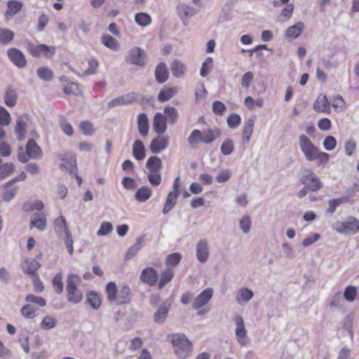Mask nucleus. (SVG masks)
I'll return each instance as SVG.
<instances>
[{
	"instance_id": "obj_38",
	"label": "nucleus",
	"mask_w": 359,
	"mask_h": 359,
	"mask_svg": "<svg viewBox=\"0 0 359 359\" xmlns=\"http://www.w3.org/2000/svg\"><path fill=\"white\" fill-rule=\"evenodd\" d=\"M255 119V116L250 117L245 123L243 130V144H248L250 140V137L253 131Z\"/></svg>"
},
{
	"instance_id": "obj_10",
	"label": "nucleus",
	"mask_w": 359,
	"mask_h": 359,
	"mask_svg": "<svg viewBox=\"0 0 359 359\" xmlns=\"http://www.w3.org/2000/svg\"><path fill=\"white\" fill-rule=\"evenodd\" d=\"M7 55L9 60L18 68H22L27 65L26 57L20 50L11 48L7 50Z\"/></svg>"
},
{
	"instance_id": "obj_48",
	"label": "nucleus",
	"mask_w": 359,
	"mask_h": 359,
	"mask_svg": "<svg viewBox=\"0 0 359 359\" xmlns=\"http://www.w3.org/2000/svg\"><path fill=\"white\" fill-rule=\"evenodd\" d=\"M17 95L14 90L8 88L6 91L4 96L5 104L10 107H14L16 104Z\"/></svg>"
},
{
	"instance_id": "obj_59",
	"label": "nucleus",
	"mask_w": 359,
	"mask_h": 359,
	"mask_svg": "<svg viewBox=\"0 0 359 359\" xmlns=\"http://www.w3.org/2000/svg\"><path fill=\"white\" fill-rule=\"evenodd\" d=\"M226 122L230 128L234 129L241 124V118L239 114L233 113L227 117Z\"/></svg>"
},
{
	"instance_id": "obj_25",
	"label": "nucleus",
	"mask_w": 359,
	"mask_h": 359,
	"mask_svg": "<svg viewBox=\"0 0 359 359\" xmlns=\"http://www.w3.org/2000/svg\"><path fill=\"white\" fill-rule=\"evenodd\" d=\"M33 216L29 224L30 228L35 227L40 231H44L47 225L45 215L42 213H35Z\"/></svg>"
},
{
	"instance_id": "obj_20",
	"label": "nucleus",
	"mask_w": 359,
	"mask_h": 359,
	"mask_svg": "<svg viewBox=\"0 0 359 359\" xmlns=\"http://www.w3.org/2000/svg\"><path fill=\"white\" fill-rule=\"evenodd\" d=\"M209 257V248L205 240H201L196 245V257L201 263L207 262Z\"/></svg>"
},
{
	"instance_id": "obj_31",
	"label": "nucleus",
	"mask_w": 359,
	"mask_h": 359,
	"mask_svg": "<svg viewBox=\"0 0 359 359\" xmlns=\"http://www.w3.org/2000/svg\"><path fill=\"white\" fill-rule=\"evenodd\" d=\"M22 3L18 0H9L7 3L8 8L5 13V17L9 19L18 13L22 8Z\"/></svg>"
},
{
	"instance_id": "obj_15",
	"label": "nucleus",
	"mask_w": 359,
	"mask_h": 359,
	"mask_svg": "<svg viewBox=\"0 0 359 359\" xmlns=\"http://www.w3.org/2000/svg\"><path fill=\"white\" fill-rule=\"evenodd\" d=\"M169 140L168 137L161 135L154 137L149 145V149L153 154H159L168 146Z\"/></svg>"
},
{
	"instance_id": "obj_8",
	"label": "nucleus",
	"mask_w": 359,
	"mask_h": 359,
	"mask_svg": "<svg viewBox=\"0 0 359 359\" xmlns=\"http://www.w3.org/2000/svg\"><path fill=\"white\" fill-rule=\"evenodd\" d=\"M299 181L302 184L309 187L312 191H316L322 187L319 178L309 170H304Z\"/></svg>"
},
{
	"instance_id": "obj_43",
	"label": "nucleus",
	"mask_w": 359,
	"mask_h": 359,
	"mask_svg": "<svg viewBox=\"0 0 359 359\" xmlns=\"http://www.w3.org/2000/svg\"><path fill=\"white\" fill-rule=\"evenodd\" d=\"M163 111L166 121H168L170 124H173L177 121L178 118V114L177 109L174 107H165Z\"/></svg>"
},
{
	"instance_id": "obj_2",
	"label": "nucleus",
	"mask_w": 359,
	"mask_h": 359,
	"mask_svg": "<svg viewBox=\"0 0 359 359\" xmlns=\"http://www.w3.org/2000/svg\"><path fill=\"white\" fill-rule=\"evenodd\" d=\"M81 281V277L77 274H69L67 278V299L69 302L79 304L83 299L82 292L78 288V284Z\"/></svg>"
},
{
	"instance_id": "obj_62",
	"label": "nucleus",
	"mask_w": 359,
	"mask_h": 359,
	"mask_svg": "<svg viewBox=\"0 0 359 359\" xmlns=\"http://www.w3.org/2000/svg\"><path fill=\"white\" fill-rule=\"evenodd\" d=\"M35 311L36 309L29 304L24 305L20 310L22 316L28 319L35 317Z\"/></svg>"
},
{
	"instance_id": "obj_27",
	"label": "nucleus",
	"mask_w": 359,
	"mask_h": 359,
	"mask_svg": "<svg viewBox=\"0 0 359 359\" xmlns=\"http://www.w3.org/2000/svg\"><path fill=\"white\" fill-rule=\"evenodd\" d=\"M137 128L140 134L145 137L149 130V118L145 113H141L137 116Z\"/></svg>"
},
{
	"instance_id": "obj_22",
	"label": "nucleus",
	"mask_w": 359,
	"mask_h": 359,
	"mask_svg": "<svg viewBox=\"0 0 359 359\" xmlns=\"http://www.w3.org/2000/svg\"><path fill=\"white\" fill-rule=\"evenodd\" d=\"M146 235L143 234L137 238L135 243L132 245L127 251L125 259L130 260L135 257L137 253L142 249L145 242Z\"/></svg>"
},
{
	"instance_id": "obj_63",
	"label": "nucleus",
	"mask_w": 359,
	"mask_h": 359,
	"mask_svg": "<svg viewBox=\"0 0 359 359\" xmlns=\"http://www.w3.org/2000/svg\"><path fill=\"white\" fill-rule=\"evenodd\" d=\"M251 219L248 215L243 217L239 222V226L244 233L250 232L251 227Z\"/></svg>"
},
{
	"instance_id": "obj_56",
	"label": "nucleus",
	"mask_w": 359,
	"mask_h": 359,
	"mask_svg": "<svg viewBox=\"0 0 359 359\" xmlns=\"http://www.w3.org/2000/svg\"><path fill=\"white\" fill-rule=\"evenodd\" d=\"M60 126L62 132L67 136H72L74 133V129L72 125L67 121L64 116H60L59 120Z\"/></svg>"
},
{
	"instance_id": "obj_55",
	"label": "nucleus",
	"mask_w": 359,
	"mask_h": 359,
	"mask_svg": "<svg viewBox=\"0 0 359 359\" xmlns=\"http://www.w3.org/2000/svg\"><path fill=\"white\" fill-rule=\"evenodd\" d=\"M66 233H65V236L62 238L64 244L65 245L67 250L70 255H73L74 252V247H73V239L71 231L69 229H66Z\"/></svg>"
},
{
	"instance_id": "obj_30",
	"label": "nucleus",
	"mask_w": 359,
	"mask_h": 359,
	"mask_svg": "<svg viewBox=\"0 0 359 359\" xmlns=\"http://www.w3.org/2000/svg\"><path fill=\"white\" fill-rule=\"evenodd\" d=\"M170 69L174 77L181 78L185 74L187 67L181 60L175 59L171 64Z\"/></svg>"
},
{
	"instance_id": "obj_28",
	"label": "nucleus",
	"mask_w": 359,
	"mask_h": 359,
	"mask_svg": "<svg viewBox=\"0 0 359 359\" xmlns=\"http://www.w3.org/2000/svg\"><path fill=\"white\" fill-rule=\"evenodd\" d=\"M86 303L88 304L93 310H97L102 303L100 296L95 291H89L86 294Z\"/></svg>"
},
{
	"instance_id": "obj_45",
	"label": "nucleus",
	"mask_w": 359,
	"mask_h": 359,
	"mask_svg": "<svg viewBox=\"0 0 359 359\" xmlns=\"http://www.w3.org/2000/svg\"><path fill=\"white\" fill-rule=\"evenodd\" d=\"M14 32L7 28L0 29V44L6 45L14 39Z\"/></svg>"
},
{
	"instance_id": "obj_51",
	"label": "nucleus",
	"mask_w": 359,
	"mask_h": 359,
	"mask_svg": "<svg viewBox=\"0 0 359 359\" xmlns=\"http://www.w3.org/2000/svg\"><path fill=\"white\" fill-rule=\"evenodd\" d=\"M234 149L233 141L231 139L226 138L222 142L220 150L223 155H230Z\"/></svg>"
},
{
	"instance_id": "obj_11",
	"label": "nucleus",
	"mask_w": 359,
	"mask_h": 359,
	"mask_svg": "<svg viewBox=\"0 0 359 359\" xmlns=\"http://www.w3.org/2000/svg\"><path fill=\"white\" fill-rule=\"evenodd\" d=\"M140 278L143 283L149 286H155L158 282V276L156 270L151 266H149L142 271Z\"/></svg>"
},
{
	"instance_id": "obj_49",
	"label": "nucleus",
	"mask_w": 359,
	"mask_h": 359,
	"mask_svg": "<svg viewBox=\"0 0 359 359\" xmlns=\"http://www.w3.org/2000/svg\"><path fill=\"white\" fill-rule=\"evenodd\" d=\"M328 203L329 207L325 210L323 217L326 221L330 222L333 214L337 210V198L330 200Z\"/></svg>"
},
{
	"instance_id": "obj_12",
	"label": "nucleus",
	"mask_w": 359,
	"mask_h": 359,
	"mask_svg": "<svg viewBox=\"0 0 359 359\" xmlns=\"http://www.w3.org/2000/svg\"><path fill=\"white\" fill-rule=\"evenodd\" d=\"M29 121V115L23 114L18 117L14 132L18 141H22L25 139L27 130V122Z\"/></svg>"
},
{
	"instance_id": "obj_46",
	"label": "nucleus",
	"mask_w": 359,
	"mask_h": 359,
	"mask_svg": "<svg viewBox=\"0 0 359 359\" xmlns=\"http://www.w3.org/2000/svg\"><path fill=\"white\" fill-rule=\"evenodd\" d=\"M135 21L140 26L146 27L151 24V18L148 13L140 12L135 14Z\"/></svg>"
},
{
	"instance_id": "obj_24",
	"label": "nucleus",
	"mask_w": 359,
	"mask_h": 359,
	"mask_svg": "<svg viewBox=\"0 0 359 359\" xmlns=\"http://www.w3.org/2000/svg\"><path fill=\"white\" fill-rule=\"evenodd\" d=\"M222 135L221 130L215 128L203 130L202 133V142L205 144H210Z\"/></svg>"
},
{
	"instance_id": "obj_39",
	"label": "nucleus",
	"mask_w": 359,
	"mask_h": 359,
	"mask_svg": "<svg viewBox=\"0 0 359 359\" xmlns=\"http://www.w3.org/2000/svg\"><path fill=\"white\" fill-rule=\"evenodd\" d=\"M101 42L112 50H118L120 48L118 41L109 34H103L101 37Z\"/></svg>"
},
{
	"instance_id": "obj_53",
	"label": "nucleus",
	"mask_w": 359,
	"mask_h": 359,
	"mask_svg": "<svg viewBox=\"0 0 359 359\" xmlns=\"http://www.w3.org/2000/svg\"><path fill=\"white\" fill-rule=\"evenodd\" d=\"M15 171V165L13 163H4L0 168V180L9 176Z\"/></svg>"
},
{
	"instance_id": "obj_58",
	"label": "nucleus",
	"mask_w": 359,
	"mask_h": 359,
	"mask_svg": "<svg viewBox=\"0 0 359 359\" xmlns=\"http://www.w3.org/2000/svg\"><path fill=\"white\" fill-rule=\"evenodd\" d=\"M187 141L190 145L194 147L199 142H202V132L197 129L194 130L189 136Z\"/></svg>"
},
{
	"instance_id": "obj_29",
	"label": "nucleus",
	"mask_w": 359,
	"mask_h": 359,
	"mask_svg": "<svg viewBox=\"0 0 359 359\" xmlns=\"http://www.w3.org/2000/svg\"><path fill=\"white\" fill-rule=\"evenodd\" d=\"M133 156L137 161H142L146 156V149L140 140H136L133 144Z\"/></svg>"
},
{
	"instance_id": "obj_19",
	"label": "nucleus",
	"mask_w": 359,
	"mask_h": 359,
	"mask_svg": "<svg viewBox=\"0 0 359 359\" xmlns=\"http://www.w3.org/2000/svg\"><path fill=\"white\" fill-rule=\"evenodd\" d=\"M154 76L158 83L163 84L167 81L169 77V72L165 62H162L156 65Z\"/></svg>"
},
{
	"instance_id": "obj_36",
	"label": "nucleus",
	"mask_w": 359,
	"mask_h": 359,
	"mask_svg": "<svg viewBox=\"0 0 359 359\" xmlns=\"http://www.w3.org/2000/svg\"><path fill=\"white\" fill-rule=\"evenodd\" d=\"M54 229L59 237H61L62 233H66V229H69L65 217L60 216L55 219Z\"/></svg>"
},
{
	"instance_id": "obj_32",
	"label": "nucleus",
	"mask_w": 359,
	"mask_h": 359,
	"mask_svg": "<svg viewBox=\"0 0 359 359\" xmlns=\"http://www.w3.org/2000/svg\"><path fill=\"white\" fill-rule=\"evenodd\" d=\"M163 167L161 158L156 156H150L146 163V168L151 172H160Z\"/></svg>"
},
{
	"instance_id": "obj_44",
	"label": "nucleus",
	"mask_w": 359,
	"mask_h": 359,
	"mask_svg": "<svg viewBox=\"0 0 359 359\" xmlns=\"http://www.w3.org/2000/svg\"><path fill=\"white\" fill-rule=\"evenodd\" d=\"M39 78L44 81H50L54 77L53 72L48 67H41L36 70Z\"/></svg>"
},
{
	"instance_id": "obj_41",
	"label": "nucleus",
	"mask_w": 359,
	"mask_h": 359,
	"mask_svg": "<svg viewBox=\"0 0 359 359\" xmlns=\"http://www.w3.org/2000/svg\"><path fill=\"white\" fill-rule=\"evenodd\" d=\"M179 196L178 195L174 194V193H168L162 211L164 215H166L175 207Z\"/></svg>"
},
{
	"instance_id": "obj_54",
	"label": "nucleus",
	"mask_w": 359,
	"mask_h": 359,
	"mask_svg": "<svg viewBox=\"0 0 359 359\" xmlns=\"http://www.w3.org/2000/svg\"><path fill=\"white\" fill-rule=\"evenodd\" d=\"M52 285L55 291L57 294H61L62 292L64 289V284L62 282V273H59L53 278Z\"/></svg>"
},
{
	"instance_id": "obj_18",
	"label": "nucleus",
	"mask_w": 359,
	"mask_h": 359,
	"mask_svg": "<svg viewBox=\"0 0 359 359\" xmlns=\"http://www.w3.org/2000/svg\"><path fill=\"white\" fill-rule=\"evenodd\" d=\"M234 322L236 325V336L240 344H245L244 339L246 336L247 331L245 328L243 318L241 315H237L234 318Z\"/></svg>"
},
{
	"instance_id": "obj_50",
	"label": "nucleus",
	"mask_w": 359,
	"mask_h": 359,
	"mask_svg": "<svg viewBox=\"0 0 359 359\" xmlns=\"http://www.w3.org/2000/svg\"><path fill=\"white\" fill-rule=\"evenodd\" d=\"M56 325L57 320L49 316H45L40 324L41 328L45 330H51L55 327Z\"/></svg>"
},
{
	"instance_id": "obj_60",
	"label": "nucleus",
	"mask_w": 359,
	"mask_h": 359,
	"mask_svg": "<svg viewBox=\"0 0 359 359\" xmlns=\"http://www.w3.org/2000/svg\"><path fill=\"white\" fill-rule=\"evenodd\" d=\"M182 258L180 252H173L168 255L166 257V264L168 266H176Z\"/></svg>"
},
{
	"instance_id": "obj_37",
	"label": "nucleus",
	"mask_w": 359,
	"mask_h": 359,
	"mask_svg": "<svg viewBox=\"0 0 359 359\" xmlns=\"http://www.w3.org/2000/svg\"><path fill=\"white\" fill-rule=\"evenodd\" d=\"M62 160L65 161V163L60 164V169L68 171L71 175L76 174V172H77L76 158L72 156L67 160H66L65 158H62Z\"/></svg>"
},
{
	"instance_id": "obj_34",
	"label": "nucleus",
	"mask_w": 359,
	"mask_h": 359,
	"mask_svg": "<svg viewBox=\"0 0 359 359\" xmlns=\"http://www.w3.org/2000/svg\"><path fill=\"white\" fill-rule=\"evenodd\" d=\"M151 196V189L147 186L139 188L134 196L135 199L140 203L147 201Z\"/></svg>"
},
{
	"instance_id": "obj_61",
	"label": "nucleus",
	"mask_w": 359,
	"mask_h": 359,
	"mask_svg": "<svg viewBox=\"0 0 359 359\" xmlns=\"http://www.w3.org/2000/svg\"><path fill=\"white\" fill-rule=\"evenodd\" d=\"M113 230V225L109 222H103L97 232V235L100 236H107Z\"/></svg>"
},
{
	"instance_id": "obj_4",
	"label": "nucleus",
	"mask_w": 359,
	"mask_h": 359,
	"mask_svg": "<svg viewBox=\"0 0 359 359\" xmlns=\"http://www.w3.org/2000/svg\"><path fill=\"white\" fill-rule=\"evenodd\" d=\"M146 52L142 48L135 46L128 51L125 61L130 65L143 67L146 65Z\"/></svg>"
},
{
	"instance_id": "obj_64",
	"label": "nucleus",
	"mask_w": 359,
	"mask_h": 359,
	"mask_svg": "<svg viewBox=\"0 0 359 359\" xmlns=\"http://www.w3.org/2000/svg\"><path fill=\"white\" fill-rule=\"evenodd\" d=\"M212 111L218 116H222L226 110V107L221 101H214L212 105Z\"/></svg>"
},
{
	"instance_id": "obj_42",
	"label": "nucleus",
	"mask_w": 359,
	"mask_h": 359,
	"mask_svg": "<svg viewBox=\"0 0 359 359\" xmlns=\"http://www.w3.org/2000/svg\"><path fill=\"white\" fill-rule=\"evenodd\" d=\"M174 276L173 271L170 269L164 270L161 275L160 280L158 282V287L159 290L163 289L166 284L170 283Z\"/></svg>"
},
{
	"instance_id": "obj_16",
	"label": "nucleus",
	"mask_w": 359,
	"mask_h": 359,
	"mask_svg": "<svg viewBox=\"0 0 359 359\" xmlns=\"http://www.w3.org/2000/svg\"><path fill=\"white\" fill-rule=\"evenodd\" d=\"M313 108L318 113H330V102L325 95H320L313 103Z\"/></svg>"
},
{
	"instance_id": "obj_57",
	"label": "nucleus",
	"mask_w": 359,
	"mask_h": 359,
	"mask_svg": "<svg viewBox=\"0 0 359 359\" xmlns=\"http://www.w3.org/2000/svg\"><path fill=\"white\" fill-rule=\"evenodd\" d=\"M81 132L88 136H90L94 133L93 124L88 121H82L79 125Z\"/></svg>"
},
{
	"instance_id": "obj_17",
	"label": "nucleus",
	"mask_w": 359,
	"mask_h": 359,
	"mask_svg": "<svg viewBox=\"0 0 359 359\" xmlns=\"http://www.w3.org/2000/svg\"><path fill=\"white\" fill-rule=\"evenodd\" d=\"M153 128L156 134L163 135L167 130L165 117L161 112H157L154 116Z\"/></svg>"
},
{
	"instance_id": "obj_14",
	"label": "nucleus",
	"mask_w": 359,
	"mask_h": 359,
	"mask_svg": "<svg viewBox=\"0 0 359 359\" xmlns=\"http://www.w3.org/2000/svg\"><path fill=\"white\" fill-rule=\"evenodd\" d=\"M136 93H130L126 95L117 97L110 100L108 103V107L112 109L116 107L130 104L135 100Z\"/></svg>"
},
{
	"instance_id": "obj_35",
	"label": "nucleus",
	"mask_w": 359,
	"mask_h": 359,
	"mask_svg": "<svg viewBox=\"0 0 359 359\" xmlns=\"http://www.w3.org/2000/svg\"><path fill=\"white\" fill-rule=\"evenodd\" d=\"M254 296L252 290L248 287H242L238 290L236 301L239 304L248 302Z\"/></svg>"
},
{
	"instance_id": "obj_40",
	"label": "nucleus",
	"mask_w": 359,
	"mask_h": 359,
	"mask_svg": "<svg viewBox=\"0 0 359 359\" xmlns=\"http://www.w3.org/2000/svg\"><path fill=\"white\" fill-rule=\"evenodd\" d=\"M25 264H27V267L25 269H22L23 272L29 276H36V272L41 266L39 262L34 259H31L26 260Z\"/></svg>"
},
{
	"instance_id": "obj_6",
	"label": "nucleus",
	"mask_w": 359,
	"mask_h": 359,
	"mask_svg": "<svg viewBox=\"0 0 359 359\" xmlns=\"http://www.w3.org/2000/svg\"><path fill=\"white\" fill-rule=\"evenodd\" d=\"M299 146L308 161H313L318 158V148L305 135H301L299 136Z\"/></svg>"
},
{
	"instance_id": "obj_13",
	"label": "nucleus",
	"mask_w": 359,
	"mask_h": 359,
	"mask_svg": "<svg viewBox=\"0 0 359 359\" xmlns=\"http://www.w3.org/2000/svg\"><path fill=\"white\" fill-rule=\"evenodd\" d=\"M213 290L212 287H208L203 290L194 299L192 307L198 310L205 306L212 297Z\"/></svg>"
},
{
	"instance_id": "obj_7",
	"label": "nucleus",
	"mask_w": 359,
	"mask_h": 359,
	"mask_svg": "<svg viewBox=\"0 0 359 359\" xmlns=\"http://www.w3.org/2000/svg\"><path fill=\"white\" fill-rule=\"evenodd\" d=\"M171 305V301L168 299L162 302L161 304L158 306L153 316V320L155 323L162 325L166 321Z\"/></svg>"
},
{
	"instance_id": "obj_3",
	"label": "nucleus",
	"mask_w": 359,
	"mask_h": 359,
	"mask_svg": "<svg viewBox=\"0 0 359 359\" xmlns=\"http://www.w3.org/2000/svg\"><path fill=\"white\" fill-rule=\"evenodd\" d=\"M18 149V160L22 163H27L29 158L39 159L43 156L42 149L33 139H29L27 141L25 146V153L23 152L22 147H19Z\"/></svg>"
},
{
	"instance_id": "obj_26",
	"label": "nucleus",
	"mask_w": 359,
	"mask_h": 359,
	"mask_svg": "<svg viewBox=\"0 0 359 359\" xmlns=\"http://www.w3.org/2000/svg\"><path fill=\"white\" fill-rule=\"evenodd\" d=\"M177 11L184 25H186L185 21L187 20L189 17L196 14V12L194 8L190 7L186 4L177 5Z\"/></svg>"
},
{
	"instance_id": "obj_47",
	"label": "nucleus",
	"mask_w": 359,
	"mask_h": 359,
	"mask_svg": "<svg viewBox=\"0 0 359 359\" xmlns=\"http://www.w3.org/2000/svg\"><path fill=\"white\" fill-rule=\"evenodd\" d=\"M106 293L107 299L109 302H114L116 299L118 289L114 282H109L106 285Z\"/></svg>"
},
{
	"instance_id": "obj_52",
	"label": "nucleus",
	"mask_w": 359,
	"mask_h": 359,
	"mask_svg": "<svg viewBox=\"0 0 359 359\" xmlns=\"http://www.w3.org/2000/svg\"><path fill=\"white\" fill-rule=\"evenodd\" d=\"M213 67V59L211 57H208L202 64L200 69V75L202 77H206L211 69Z\"/></svg>"
},
{
	"instance_id": "obj_9",
	"label": "nucleus",
	"mask_w": 359,
	"mask_h": 359,
	"mask_svg": "<svg viewBox=\"0 0 359 359\" xmlns=\"http://www.w3.org/2000/svg\"><path fill=\"white\" fill-rule=\"evenodd\" d=\"M359 231V219L349 217L338 226V232L345 234H354Z\"/></svg>"
},
{
	"instance_id": "obj_5",
	"label": "nucleus",
	"mask_w": 359,
	"mask_h": 359,
	"mask_svg": "<svg viewBox=\"0 0 359 359\" xmlns=\"http://www.w3.org/2000/svg\"><path fill=\"white\" fill-rule=\"evenodd\" d=\"M27 50L34 57H40L43 54L44 57L50 59L55 54V48L46 44L34 45L31 41L27 42Z\"/></svg>"
},
{
	"instance_id": "obj_1",
	"label": "nucleus",
	"mask_w": 359,
	"mask_h": 359,
	"mask_svg": "<svg viewBox=\"0 0 359 359\" xmlns=\"http://www.w3.org/2000/svg\"><path fill=\"white\" fill-rule=\"evenodd\" d=\"M170 341L172 344L175 355L180 359L189 358L193 351L191 341L183 334L169 335Z\"/></svg>"
},
{
	"instance_id": "obj_23",
	"label": "nucleus",
	"mask_w": 359,
	"mask_h": 359,
	"mask_svg": "<svg viewBox=\"0 0 359 359\" xmlns=\"http://www.w3.org/2000/svg\"><path fill=\"white\" fill-rule=\"evenodd\" d=\"M304 29V24L300 21L297 22L286 29L285 36L287 39H295L302 34Z\"/></svg>"
},
{
	"instance_id": "obj_21",
	"label": "nucleus",
	"mask_w": 359,
	"mask_h": 359,
	"mask_svg": "<svg viewBox=\"0 0 359 359\" xmlns=\"http://www.w3.org/2000/svg\"><path fill=\"white\" fill-rule=\"evenodd\" d=\"M116 300L118 305L128 304L130 302L131 290L128 285H124L118 290Z\"/></svg>"
},
{
	"instance_id": "obj_33",
	"label": "nucleus",
	"mask_w": 359,
	"mask_h": 359,
	"mask_svg": "<svg viewBox=\"0 0 359 359\" xmlns=\"http://www.w3.org/2000/svg\"><path fill=\"white\" fill-rule=\"evenodd\" d=\"M177 94L175 88L163 87L158 95V100L161 102H165L170 100Z\"/></svg>"
}]
</instances>
